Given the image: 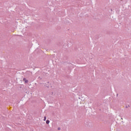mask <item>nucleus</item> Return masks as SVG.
I'll return each mask as SVG.
<instances>
[{
  "instance_id": "f03ea898",
  "label": "nucleus",
  "mask_w": 131,
  "mask_h": 131,
  "mask_svg": "<svg viewBox=\"0 0 131 131\" xmlns=\"http://www.w3.org/2000/svg\"><path fill=\"white\" fill-rule=\"evenodd\" d=\"M24 81H25V83H27L28 82V80H26V78H24L23 79Z\"/></svg>"
},
{
  "instance_id": "39448f33",
  "label": "nucleus",
  "mask_w": 131,
  "mask_h": 131,
  "mask_svg": "<svg viewBox=\"0 0 131 131\" xmlns=\"http://www.w3.org/2000/svg\"><path fill=\"white\" fill-rule=\"evenodd\" d=\"M58 130H60L61 129V128L60 127H58Z\"/></svg>"
},
{
  "instance_id": "f257e3e1",
  "label": "nucleus",
  "mask_w": 131,
  "mask_h": 131,
  "mask_svg": "<svg viewBox=\"0 0 131 131\" xmlns=\"http://www.w3.org/2000/svg\"><path fill=\"white\" fill-rule=\"evenodd\" d=\"M27 74L28 75H29V76H30V75H32V72H30V71H28V72H27Z\"/></svg>"
},
{
  "instance_id": "7ed1b4c3",
  "label": "nucleus",
  "mask_w": 131,
  "mask_h": 131,
  "mask_svg": "<svg viewBox=\"0 0 131 131\" xmlns=\"http://www.w3.org/2000/svg\"><path fill=\"white\" fill-rule=\"evenodd\" d=\"M46 123H47V124H49V123H50V120H47L46 121Z\"/></svg>"
},
{
  "instance_id": "20e7f679",
  "label": "nucleus",
  "mask_w": 131,
  "mask_h": 131,
  "mask_svg": "<svg viewBox=\"0 0 131 131\" xmlns=\"http://www.w3.org/2000/svg\"><path fill=\"white\" fill-rule=\"evenodd\" d=\"M44 121H46V120H47V117H44V119H43Z\"/></svg>"
}]
</instances>
